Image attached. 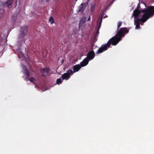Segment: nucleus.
I'll use <instances>...</instances> for the list:
<instances>
[{
	"label": "nucleus",
	"mask_w": 154,
	"mask_h": 154,
	"mask_svg": "<svg viewBox=\"0 0 154 154\" xmlns=\"http://www.w3.org/2000/svg\"><path fill=\"white\" fill-rule=\"evenodd\" d=\"M94 57V53L93 51H90L88 54L87 58L89 61L90 60L92 59Z\"/></svg>",
	"instance_id": "423d86ee"
},
{
	"label": "nucleus",
	"mask_w": 154,
	"mask_h": 154,
	"mask_svg": "<svg viewBox=\"0 0 154 154\" xmlns=\"http://www.w3.org/2000/svg\"><path fill=\"white\" fill-rule=\"evenodd\" d=\"M86 20V18L83 17L79 21V26L80 27L84 23Z\"/></svg>",
	"instance_id": "9d476101"
},
{
	"label": "nucleus",
	"mask_w": 154,
	"mask_h": 154,
	"mask_svg": "<svg viewBox=\"0 0 154 154\" xmlns=\"http://www.w3.org/2000/svg\"><path fill=\"white\" fill-rule=\"evenodd\" d=\"M90 20V17H89L88 20V21H89Z\"/></svg>",
	"instance_id": "6ab92c4d"
},
{
	"label": "nucleus",
	"mask_w": 154,
	"mask_h": 154,
	"mask_svg": "<svg viewBox=\"0 0 154 154\" xmlns=\"http://www.w3.org/2000/svg\"><path fill=\"white\" fill-rule=\"evenodd\" d=\"M1 3H0V6L1 5ZM1 7H0V18L2 17L3 14H4V11L2 9H1Z\"/></svg>",
	"instance_id": "ddd939ff"
},
{
	"label": "nucleus",
	"mask_w": 154,
	"mask_h": 154,
	"mask_svg": "<svg viewBox=\"0 0 154 154\" xmlns=\"http://www.w3.org/2000/svg\"><path fill=\"white\" fill-rule=\"evenodd\" d=\"M23 69L24 70V73L25 74H26V76H28L29 74V72L27 70L26 67L24 66H23Z\"/></svg>",
	"instance_id": "f8f14e48"
},
{
	"label": "nucleus",
	"mask_w": 154,
	"mask_h": 154,
	"mask_svg": "<svg viewBox=\"0 0 154 154\" xmlns=\"http://www.w3.org/2000/svg\"><path fill=\"white\" fill-rule=\"evenodd\" d=\"M89 62L87 58H85L82 62H81L80 65L77 64L74 66L73 73L78 72L82 67L87 65Z\"/></svg>",
	"instance_id": "7ed1b4c3"
},
{
	"label": "nucleus",
	"mask_w": 154,
	"mask_h": 154,
	"mask_svg": "<svg viewBox=\"0 0 154 154\" xmlns=\"http://www.w3.org/2000/svg\"><path fill=\"white\" fill-rule=\"evenodd\" d=\"M95 4H94L93 5H92L91 6V11L92 12H94V9L95 7Z\"/></svg>",
	"instance_id": "2eb2a0df"
},
{
	"label": "nucleus",
	"mask_w": 154,
	"mask_h": 154,
	"mask_svg": "<svg viewBox=\"0 0 154 154\" xmlns=\"http://www.w3.org/2000/svg\"><path fill=\"white\" fill-rule=\"evenodd\" d=\"M88 5V3H82L79 7V11L83 12Z\"/></svg>",
	"instance_id": "0eeeda50"
},
{
	"label": "nucleus",
	"mask_w": 154,
	"mask_h": 154,
	"mask_svg": "<svg viewBox=\"0 0 154 154\" xmlns=\"http://www.w3.org/2000/svg\"><path fill=\"white\" fill-rule=\"evenodd\" d=\"M122 24V22H121L119 21L118 22L117 24V29L119 28V27L121 26Z\"/></svg>",
	"instance_id": "a211bd4d"
},
{
	"label": "nucleus",
	"mask_w": 154,
	"mask_h": 154,
	"mask_svg": "<svg viewBox=\"0 0 154 154\" xmlns=\"http://www.w3.org/2000/svg\"><path fill=\"white\" fill-rule=\"evenodd\" d=\"M62 81L60 79H58L57 80V83L58 85L61 83Z\"/></svg>",
	"instance_id": "f3484780"
},
{
	"label": "nucleus",
	"mask_w": 154,
	"mask_h": 154,
	"mask_svg": "<svg viewBox=\"0 0 154 154\" xmlns=\"http://www.w3.org/2000/svg\"><path fill=\"white\" fill-rule=\"evenodd\" d=\"M18 54L19 56V57L20 58L21 57L23 59H24L25 58L26 59L27 58H28L27 55H24L20 50L19 51Z\"/></svg>",
	"instance_id": "1a4fd4ad"
},
{
	"label": "nucleus",
	"mask_w": 154,
	"mask_h": 154,
	"mask_svg": "<svg viewBox=\"0 0 154 154\" xmlns=\"http://www.w3.org/2000/svg\"><path fill=\"white\" fill-rule=\"evenodd\" d=\"M14 0H8L3 5L4 6H7L8 7H10V6L13 2Z\"/></svg>",
	"instance_id": "9b49d317"
},
{
	"label": "nucleus",
	"mask_w": 154,
	"mask_h": 154,
	"mask_svg": "<svg viewBox=\"0 0 154 154\" xmlns=\"http://www.w3.org/2000/svg\"><path fill=\"white\" fill-rule=\"evenodd\" d=\"M73 74V72L72 70H68L67 73H64L62 75L63 80H68L70 78V75H72Z\"/></svg>",
	"instance_id": "39448f33"
},
{
	"label": "nucleus",
	"mask_w": 154,
	"mask_h": 154,
	"mask_svg": "<svg viewBox=\"0 0 154 154\" xmlns=\"http://www.w3.org/2000/svg\"><path fill=\"white\" fill-rule=\"evenodd\" d=\"M128 30L125 28H122L118 32L114 37H112L107 43L103 46H102L98 50L97 53H100L106 50L112 44L113 45H116L121 40L122 37H123L124 34L127 33Z\"/></svg>",
	"instance_id": "f03ea898"
},
{
	"label": "nucleus",
	"mask_w": 154,
	"mask_h": 154,
	"mask_svg": "<svg viewBox=\"0 0 154 154\" xmlns=\"http://www.w3.org/2000/svg\"><path fill=\"white\" fill-rule=\"evenodd\" d=\"M28 31L27 27H24L21 28L20 30V34L19 38L20 39L23 38L27 34Z\"/></svg>",
	"instance_id": "20e7f679"
},
{
	"label": "nucleus",
	"mask_w": 154,
	"mask_h": 154,
	"mask_svg": "<svg viewBox=\"0 0 154 154\" xmlns=\"http://www.w3.org/2000/svg\"><path fill=\"white\" fill-rule=\"evenodd\" d=\"M140 24L142 25H143V23H140Z\"/></svg>",
	"instance_id": "aec40b11"
},
{
	"label": "nucleus",
	"mask_w": 154,
	"mask_h": 154,
	"mask_svg": "<svg viewBox=\"0 0 154 154\" xmlns=\"http://www.w3.org/2000/svg\"><path fill=\"white\" fill-rule=\"evenodd\" d=\"M134 17V23L135 28L138 29L140 27L139 23L145 22L150 17L154 15V6L149 7L146 9H141L138 5L137 8L134 11L133 14Z\"/></svg>",
	"instance_id": "f257e3e1"
},
{
	"label": "nucleus",
	"mask_w": 154,
	"mask_h": 154,
	"mask_svg": "<svg viewBox=\"0 0 154 154\" xmlns=\"http://www.w3.org/2000/svg\"><path fill=\"white\" fill-rule=\"evenodd\" d=\"M29 80L30 82H33L34 84L35 83V80L32 77L29 79Z\"/></svg>",
	"instance_id": "dca6fc26"
},
{
	"label": "nucleus",
	"mask_w": 154,
	"mask_h": 154,
	"mask_svg": "<svg viewBox=\"0 0 154 154\" xmlns=\"http://www.w3.org/2000/svg\"><path fill=\"white\" fill-rule=\"evenodd\" d=\"M49 21L51 24H52L54 23V20L53 18L51 17H50L49 18Z\"/></svg>",
	"instance_id": "4468645a"
},
{
	"label": "nucleus",
	"mask_w": 154,
	"mask_h": 154,
	"mask_svg": "<svg viewBox=\"0 0 154 154\" xmlns=\"http://www.w3.org/2000/svg\"><path fill=\"white\" fill-rule=\"evenodd\" d=\"M41 71L43 76H46L48 75L49 69L47 68L42 69H41Z\"/></svg>",
	"instance_id": "6e6552de"
}]
</instances>
